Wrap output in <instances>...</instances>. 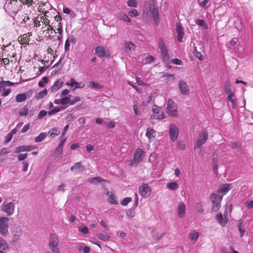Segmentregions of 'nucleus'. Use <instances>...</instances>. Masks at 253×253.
<instances>
[{
	"mask_svg": "<svg viewBox=\"0 0 253 253\" xmlns=\"http://www.w3.org/2000/svg\"><path fill=\"white\" fill-rule=\"evenodd\" d=\"M125 45L126 46V51L127 52H131L132 51L134 50L135 48V45L130 42H126L125 43Z\"/></svg>",
	"mask_w": 253,
	"mask_h": 253,
	"instance_id": "nucleus-27",
	"label": "nucleus"
},
{
	"mask_svg": "<svg viewBox=\"0 0 253 253\" xmlns=\"http://www.w3.org/2000/svg\"><path fill=\"white\" fill-rule=\"evenodd\" d=\"M196 23L200 26H202L205 29H207L208 28V26L207 24L205 23L204 21L202 19H198L196 20Z\"/></svg>",
	"mask_w": 253,
	"mask_h": 253,
	"instance_id": "nucleus-36",
	"label": "nucleus"
},
{
	"mask_svg": "<svg viewBox=\"0 0 253 253\" xmlns=\"http://www.w3.org/2000/svg\"><path fill=\"white\" fill-rule=\"evenodd\" d=\"M97 237L102 241H108L111 239V236L107 234L98 233L96 234Z\"/></svg>",
	"mask_w": 253,
	"mask_h": 253,
	"instance_id": "nucleus-26",
	"label": "nucleus"
},
{
	"mask_svg": "<svg viewBox=\"0 0 253 253\" xmlns=\"http://www.w3.org/2000/svg\"><path fill=\"white\" fill-rule=\"evenodd\" d=\"M63 84V82L61 80L56 81L50 88V91L52 92H55L59 89Z\"/></svg>",
	"mask_w": 253,
	"mask_h": 253,
	"instance_id": "nucleus-21",
	"label": "nucleus"
},
{
	"mask_svg": "<svg viewBox=\"0 0 253 253\" xmlns=\"http://www.w3.org/2000/svg\"><path fill=\"white\" fill-rule=\"evenodd\" d=\"M120 19H121L125 21H127L128 22H130V21H131V20L128 17V16L125 13H121L120 15Z\"/></svg>",
	"mask_w": 253,
	"mask_h": 253,
	"instance_id": "nucleus-46",
	"label": "nucleus"
},
{
	"mask_svg": "<svg viewBox=\"0 0 253 253\" xmlns=\"http://www.w3.org/2000/svg\"><path fill=\"white\" fill-rule=\"evenodd\" d=\"M19 114L21 116H26L28 115V109L26 107L22 108L19 112Z\"/></svg>",
	"mask_w": 253,
	"mask_h": 253,
	"instance_id": "nucleus-42",
	"label": "nucleus"
},
{
	"mask_svg": "<svg viewBox=\"0 0 253 253\" xmlns=\"http://www.w3.org/2000/svg\"><path fill=\"white\" fill-rule=\"evenodd\" d=\"M156 131L151 127L147 129L146 135L150 141H153L156 136Z\"/></svg>",
	"mask_w": 253,
	"mask_h": 253,
	"instance_id": "nucleus-24",
	"label": "nucleus"
},
{
	"mask_svg": "<svg viewBox=\"0 0 253 253\" xmlns=\"http://www.w3.org/2000/svg\"><path fill=\"white\" fill-rule=\"evenodd\" d=\"M15 211V205L11 202L7 204H3L2 205V211L5 212L7 215H12Z\"/></svg>",
	"mask_w": 253,
	"mask_h": 253,
	"instance_id": "nucleus-11",
	"label": "nucleus"
},
{
	"mask_svg": "<svg viewBox=\"0 0 253 253\" xmlns=\"http://www.w3.org/2000/svg\"><path fill=\"white\" fill-rule=\"evenodd\" d=\"M88 86L91 88L96 89L100 88L101 87V85L100 84L93 81H91L88 83Z\"/></svg>",
	"mask_w": 253,
	"mask_h": 253,
	"instance_id": "nucleus-41",
	"label": "nucleus"
},
{
	"mask_svg": "<svg viewBox=\"0 0 253 253\" xmlns=\"http://www.w3.org/2000/svg\"><path fill=\"white\" fill-rule=\"evenodd\" d=\"M199 234L198 232L194 231L189 234V237L190 241H196L198 239Z\"/></svg>",
	"mask_w": 253,
	"mask_h": 253,
	"instance_id": "nucleus-32",
	"label": "nucleus"
},
{
	"mask_svg": "<svg viewBox=\"0 0 253 253\" xmlns=\"http://www.w3.org/2000/svg\"><path fill=\"white\" fill-rule=\"evenodd\" d=\"M63 143H60L58 146L57 147L55 154L56 155H60L62 153L63 151Z\"/></svg>",
	"mask_w": 253,
	"mask_h": 253,
	"instance_id": "nucleus-40",
	"label": "nucleus"
},
{
	"mask_svg": "<svg viewBox=\"0 0 253 253\" xmlns=\"http://www.w3.org/2000/svg\"><path fill=\"white\" fill-rule=\"evenodd\" d=\"M11 232L12 237L10 243L11 245L14 246L17 244L20 240L22 231L20 226L15 225L11 228Z\"/></svg>",
	"mask_w": 253,
	"mask_h": 253,
	"instance_id": "nucleus-3",
	"label": "nucleus"
},
{
	"mask_svg": "<svg viewBox=\"0 0 253 253\" xmlns=\"http://www.w3.org/2000/svg\"><path fill=\"white\" fill-rule=\"evenodd\" d=\"M95 52L99 56L103 57V56H105V50H104L103 47H102V46H97L95 48Z\"/></svg>",
	"mask_w": 253,
	"mask_h": 253,
	"instance_id": "nucleus-31",
	"label": "nucleus"
},
{
	"mask_svg": "<svg viewBox=\"0 0 253 253\" xmlns=\"http://www.w3.org/2000/svg\"><path fill=\"white\" fill-rule=\"evenodd\" d=\"M202 143H196L194 147V149L196 151L199 155H202V151L203 149Z\"/></svg>",
	"mask_w": 253,
	"mask_h": 253,
	"instance_id": "nucleus-35",
	"label": "nucleus"
},
{
	"mask_svg": "<svg viewBox=\"0 0 253 253\" xmlns=\"http://www.w3.org/2000/svg\"><path fill=\"white\" fill-rule=\"evenodd\" d=\"M159 47L161 50V54L164 60L169 59V54L167 46L166 45L164 40L160 39L158 41Z\"/></svg>",
	"mask_w": 253,
	"mask_h": 253,
	"instance_id": "nucleus-9",
	"label": "nucleus"
},
{
	"mask_svg": "<svg viewBox=\"0 0 253 253\" xmlns=\"http://www.w3.org/2000/svg\"><path fill=\"white\" fill-rule=\"evenodd\" d=\"M21 0H9L4 5L5 11L9 14H15L20 10Z\"/></svg>",
	"mask_w": 253,
	"mask_h": 253,
	"instance_id": "nucleus-2",
	"label": "nucleus"
},
{
	"mask_svg": "<svg viewBox=\"0 0 253 253\" xmlns=\"http://www.w3.org/2000/svg\"><path fill=\"white\" fill-rule=\"evenodd\" d=\"M209 2V0H204L202 1H201L199 4L201 7L204 8H207L208 6L207 4Z\"/></svg>",
	"mask_w": 253,
	"mask_h": 253,
	"instance_id": "nucleus-52",
	"label": "nucleus"
},
{
	"mask_svg": "<svg viewBox=\"0 0 253 253\" xmlns=\"http://www.w3.org/2000/svg\"><path fill=\"white\" fill-rule=\"evenodd\" d=\"M59 241L57 236L54 234H51L49 242V247L51 251L54 253H60L59 250L57 247Z\"/></svg>",
	"mask_w": 253,
	"mask_h": 253,
	"instance_id": "nucleus-7",
	"label": "nucleus"
},
{
	"mask_svg": "<svg viewBox=\"0 0 253 253\" xmlns=\"http://www.w3.org/2000/svg\"><path fill=\"white\" fill-rule=\"evenodd\" d=\"M169 135L172 141L176 140L178 135V128L175 124H171L169 125Z\"/></svg>",
	"mask_w": 253,
	"mask_h": 253,
	"instance_id": "nucleus-13",
	"label": "nucleus"
},
{
	"mask_svg": "<svg viewBox=\"0 0 253 253\" xmlns=\"http://www.w3.org/2000/svg\"><path fill=\"white\" fill-rule=\"evenodd\" d=\"M45 136L46 134L45 133H41L35 138V141L36 142H40L44 140Z\"/></svg>",
	"mask_w": 253,
	"mask_h": 253,
	"instance_id": "nucleus-37",
	"label": "nucleus"
},
{
	"mask_svg": "<svg viewBox=\"0 0 253 253\" xmlns=\"http://www.w3.org/2000/svg\"><path fill=\"white\" fill-rule=\"evenodd\" d=\"M223 196L215 193H212L210 196V200L212 204L211 210L213 211H217L221 207V202Z\"/></svg>",
	"mask_w": 253,
	"mask_h": 253,
	"instance_id": "nucleus-4",
	"label": "nucleus"
},
{
	"mask_svg": "<svg viewBox=\"0 0 253 253\" xmlns=\"http://www.w3.org/2000/svg\"><path fill=\"white\" fill-rule=\"evenodd\" d=\"M61 104L62 105H72L71 99L68 97H64L61 99Z\"/></svg>",
	"mask_w": 253,
	"mask_h": 253,
	"instance_id": "nucleus-39",
	"label": "nucleus"
},
{
	"mask_svg": "<svg viewBox=\"0 0 253 253\" xmlns=\"http://www.w3.org/2000/svg\"><path fill=\"white\" fill-rule=\"evenodd\" d=\"M239 230L240 233L241 237H243L245 232V230L243 229V225L242 223H240L238 226Z\"/></svg>",
	"mask_w": 253,
	"mask_h": 253,
	"instance_id": "nucleus-53",
	"label": "nucleus"
},
{
	"mask_svg": "<svg viewBox=\"0 0 253 253\" xmlns=\"http://www.w3.org/2000/svg\"><path fill=\"white\" fill-rule=\"evenodd\" d=\"M8 217H2L0 218V233L3 237H6L8 234Z\"/></svg>",
	"mask_w": 253,
	"mask_h": 253,
	"instance_id": "nucleus-8",
	"label": "nucleus"
},
{
	"mask_svg": "<svg viewBox=\"0 0 253 253\" xmlns=\"http://www.w3.org/2000/svg\"><path fill=\"white\" fill-rule=\"evenodd\" d=\"M48 12L47 11H46L45 12L44 14V16L45 17V18H44L43 17H41V20L42 19L43 21H42V25L45 26V27H46L47 26H48L47 28L45 30H44L43 32H45V31H53L54 32V33H56L55 30H53V27L49 25V20L46 18L48 17V15H47V13Z\"/></svg>",
	"mask_w": 253,
	"mask_h": 253,
	"instance_id": "nucleus-17",
	"label": "nucleus"
},
{
	"mask_svg": "<svg viewBox=\"0 0 253 253\" xmlns=\"http://www.w3.org/2000/svg\"><path fill=\"white\" fill-rule=\"evenodd\" d=\"M127 4L129 7H137L138 3L136 0H128L127 1Z\"/></svg>",
	"mask_w": 253,
	"mask_h": 253,
	"instance_id": "nucleus-38",
	"label": "nucleus"
},
{
	"mask_svg": "<svg viewBox=\"0 0 253 253\" xmlns=\"http://www.w3.org/2000/svg\"><path fill=\"white\" fill-rule=\"evenodd\" d=\"M108 201L111 204H117L116 197L114 195H111L108 198Z\"/></svg>",
	"mask_w": 253,
	"mask_h": 253,
	"instance_id": "nucleus-54",
	"label": "nucleus"
},
{
	"mask_svg": "<svg viewBox=\"0 0 253 253\" xmlns=\"http://www.w3.org/2000/svg\"><path fill=\"white\" fill-rule=\"evenodd\" d=\"M153 116L155 118L162 120L164 118V114L160 107L154 106L152 108Z\"/></svg>",
	"mask_w": 253,
	"mask_h": 253,
	"instance_id": "nucleus-15",
	"label": "nucleus"
},
{
	"mask_svg": "<svg viewBox=\"0 0 253 253\" xmlns=\"http://www.w3.org/2000/svg\"><path fill=\"white\" fill-rule=\"evenodd\" d=\"M186 206L183 203H180L177 206V212L179 218H183L185 216Z\"/></svg>",
	"mask_w": 253,
	"mask_h": 253,
	"instance_id": "nucleus-18",
	"label": "nucleus"
},
{
	"mask_svg": "<svg viewBox=\"0 0 253 253\" xmlns=\"http://www.w3.org/2000/svg\"><path fill=\"white\" fill-rule=\"evenodd\" d=\"M166 112L170 116L175 117L178 115L177 104L171 99H169L167 101Z\"/></svg>",
	"mask_w": 253,
	"mask_h": 253,
	"instance_id": "nucleus-6",
	"label": "nucleus"
},
{
	"mask_svg": "<svg viewBox=\"0 0 253 253\" xmlns=\"http://www.w3.org/2000/svg\"><path fill=\"white\" fill-rule=\"evenodd\" d=\"M23 4H26L28 6H31L33 3H34V0H21Z\"/></svg>",
	"mask_w": 253,
	"mask_h": 253,
	"instance_id": "nucleus-55",
	"label": "nucleus"
},
{
	"mask_svg": "<svg viewBox=\"0 0 253 253\" xmlns=\"http://www.w3.org/2000/svg\"><path fill=\"white\" fill-rule=\"evenodd\" d=\"M139 192L145 198L149 197L151 194V188L147 184H143L139 187Z\"/></svg>",
	"mask_w": 253,
	"mask_h": 253,
	"instance_id": "nucleus-10",
	"label": "nucleus"
},
{
	"mask_svg": "<svg viewBox=\"0 0 253 253\" xmlns=\"http://www.w3.org/2000/svg\"><path fill=\"white\" fill-rule=\"evenodd\" d=\"M171 63L174 64L178 65H180L182 64V61L177 58L172 59L171 60Z\"/></svg>",
	"mask_w": 253,
	"mask_h": 253,
	"instance_id": "nucleus-62",
	"label": "nucleus"
},
{
	"mask_svg": "<svg viewBox=\"0 0 253 253\" xmlns=\"http://www.w3.org/2000/svg\"><path fill=\"white\" fill-rule=\"evenodd\" d=\"M177 39L179 42H182L184 32L182 26L179 23L176 24Z\"/></svg>",
	"mask_w": 253,
	"mask_h": 253,
	"instance_id": "nucleus-19",
	"label": "nucleus"
},
{
	"mask_svg": "<svg viewBox=\"0 0 253 253\" xmlns=\"http://www.w3.org/2000/svg\"><path fill=\"white\" fill-rule=\"evenodd\" d=\"M246 206L250 209L253 208V201H247L246 203Z\"/></svg>",
	"mask_w": 253,
	"mask_h": 253,
	"instance_id": "nucleus-64",
	"label": "nucleus"
},
{
	"mask_svg": "<svg viewBox=\"0 0 253 253\" xmlns=\"http://www.w3.org/2000/svg\"><path fill=\"white\" fill-rule=\"evenodd\" d=\"M131 201V198L129 197L125 198L122 202L121 204L123 206H126L130 201Z\"/></svg>",
	"mask_w": 253,
	"mask_h": 253,
	"instance_id": "nucleus-50",
	"label": "nucleus"
},
{
	"mask_svg": "<svg viewBox=\"0 0 253 253\" xmlns=\"http://www.w3.org/2000/svg\"><path fill=\"white\" fill-rule=\"evenodd\" d=\"M47 114V112L45 110H42L38 114V118L42 119Z\"/></svg>",
	"mask_w": 253,
	"mask_h": 253,
	"instance_id": "nucleus-57",
	"label": "nucleus"
},
{
	"mask_svg": "<svg viewBox=\"0 0 253 253\" xmlns=\"http://www.w3.org/2000/svg\"><path fill=\"white\" fill-rule=\"evenodd\" d=\"M178 89L180 93L184 95H187L190 93V89L187 83L183 80H180L178 84Z\"/></svg>",
	"mask_w": 253,
	"mask_h": 253,
	"instance_id": "nucleus-12",
	"label": "nucleus"
},
{
	"mask_svg": "<svg viewBox=\"0 0 253 253\" xmlns=\"http://www.w3.org/2000/svg\"><path fill=\"white\" fill-rule=\"evenodd\" d=\"M144 157V154L143 150L141 148H137L134 154L133 159L130 161L129 166H136L143 161Z\"/></svg>",
	"mask_w": 253,
	"mask_h": 253,
	"instance_id": "nucleus-5",
	"label": "nucleus"
},
{
	"mask_svg": "<svg viewBox=\"0 0 253 253\" xmlns=\"http://www.w3.org/2000/svg\"><path fill=\"white\" fill-rule=\"evenodd\" d=\"M27 99V96L25 93L18 94L16 96V100L17 102H21Z\"/></svg>",
	"mask_w": 253,
	"mask_h": 253,
	"instance_id": "nucleus-33",
	"label": "nucleus"
},
{
	"mask_svg": "<svg viewBox=\"0 0 253 253\" xmlns=\"http://www.w3.org/2000/svg\"><path fill=\"white\" fill-rule=\"evenodd\" d=\"M142 16L145 19L152 18L156 25L159 24V11L154 0H147L144 1L142 8Z\"/></svg>",
	"mask_w": 253,
	"mask_h": 253,
	"instance_id": "nucleus-1",
	"label": "nucleus"
},
{
	"mask_svg": "<svg viewBox=\"0 0 253 253\" xmlns=\"http://www.w3.org/2000/svg\"><path fill=\"white\" fill-rule=\"evenodd\" d=\"M237 41L238 40L237 38L233 39L229 43L230 48L234 46L236 44Z\"/></svg>",
	"mask_w": 253,
	"mask_h": 253,
	"instance_id": "nucleus-61",
	"label": "nucleus"
},
{
	"mask_svg": "<svg viewBox=\"0 0 253 253\" xmlns=\"http://www.w3.org/2000/svg\"><path fill=\"white\" fill-rule=\"evenodd\" d=\"M60 133V129L59 128L55 127L51 129L48 134L52 137L58 135Z\"/></svg>",
	"mask_w": 253,
	"mask_h": 253,
	"instance_id": "nucleus-29",
	"label": "nucleus"
},
{
	"mask_svg": "<svg viewBox=\"0 0 253 253\" xmlns=\"http://www.w3.org/2000/svg\"><path fill=\"white\" fill-rule=\"evenodd\" d=\"M232 188V185L231 184L227 183L225 184L222 185L219 190L218 191V193H220L221 195L223 196L226 194L231 188Z\"/></svg>",
	"mask_w": 253,
	"mask_h": 253,
	"instance_id": "nucleus-20",
	"label": "nucleus"
},
{
	"mask_svg": "<svg viewBox=\"0 0 253 253\" xmlns=\"http://www.w3.org/2000/svg\"><path fill=\"white\" fill-rule=\"evenodd\" d=\"M47 82L48 78L46 77H44L42 78V81H40L38 84L41 87H43L44 86V84H46Z\"/></svg>",
	"mask_w": 253,
	"mask_h": 253,
	"instance_id": "nucleus-47",
	"label": "nucleus"
},
{
	"mask_svg": "<svg viewBox=\"0 0 253 253\" xmlns=\"http://www.w3.org/2000/svg\"><path fill=\"white\" fill-rule=\"evenodd\" d=\"M27 157V154H21L18 156V159L19 161H22L25 159Z\"/></svg>",
	"mask_w": 253,
	"mask_h": 253,
	"instance_id": "nucleus-58",
	"label": "nucleus"
},
{
	"mask_svg": "<svg viewBox=\"0 0 253 253\" xmlns=\"http://www.w3.org/2000/svg\"><path fill=\"white\" fill-rule=\"evenodd\" d=\"M28 36L27 35H24L22 37H20L19 38L20 40L19 41L21 42V44H23L26 43V42L27 41V38Z\"/></svg>",
	"mask_w": 253,
	"mask_h": 253,
	"instance_id": "nucleus-51",
	"label": "nucleus"
},
{
	"mask_svg": "<svg viewBox=\"0 0 253 253\" xmlns=\"http://www.w3.org/2000/svg\"><path fill=\"white\" fill-rule=\"evenodd\" d=\"M60 110L58 108H54L51 111H49L48 114L49 116H51L53 114H55L56 113L58 112Z\"/></svg>",
	"mask_w": 253,
	"mask_h": 253,
	"instance_id": "nucleus-60",
	"label": "nucleus"
},
{
	"mask_svg": "<svg viewBox=\"0 0 253 253\" xmlns=\"http://www.w3.org/2000/svg\"><path fill=\"white\" fill-rule=\"evenodd\" d=\"M71 170L76 172H82L84 170V167L81 163L77 162L71 167Z\"/></svg>",
	"mask_w": 253,
	"mask_h": 253,
	"instance_id": "nucleus-22",
	"label": "nucleus"
},
{
	"mask_svg": "<svg viewBox=\"0 0 253 253\" xmlns=\"http://www.w3.org/2000/svg\"><path fill=\"white\" fill-rule=\"evenodd\" d=\"M167 187L170 190H175L178 188V184L176 182L173 181L167 183Z\"/></svg>",
	"mask_w": 253,
	"mask_h": 253,
	"instance_id": "nucleus-34",
	"label": "nucleus"
},
{
	"mask_svg": "<svg viewBox=\"0 0 253 253\" xmlns=\"http://www.w3.org/2000/svg\"><path fill=\"white\" fill-rule=\"evenodd\" d=\"M208 139V133L205 131L200 133L196 142H205Z\"/></svg>",
	"mask_w": 253,
	"mask_h": 253,
	"instance_id": "nucleus-25",
	"label": "nucleus"
},
{
	"mask_svg": "<svg viewBox=\"0 0 253 253\" xmlns=\"http://www.w3.org/2000/svg\"><path fill=\"white\" fill-rule=\"evenodd\" d=\"M10 247L5 240L0 238V253H7L9 251Z\"/></svg>",
	"mask_w": 253,
	"mask_h": 253,
	"instance_id": "nucleus-16",
	"label": "nucleus"
},
{
	"mask_svg": "<svg viewBox=\"0 0 253 253\" xmlns=\"http://www.w3.org/2000/svg\"><path fill=\"white\" fill-rule=\"evenodd\" d=\"M70 45V42L69 39H67L65 43V50L66 51H68L69 49V47Z\"/></svg>",
	"mask_w": 253,
	"mask_h": 253,
	"instance_id": "nucleus-63",
	"label": "nucleus"
},
{
	"mask_svg": "<svg viewBox=\"0 0 253 253\" xmlns=\"http://www.w3.org/2000/svg\"><path fill=\"white\" fill-rule=\"evenodd\" d=\"M227 101L230 102L231 104H229V106L231 107L232 109H235L236 107V102L234 99L233 98H231V99H227Z\"/></svg>",
	"mask_w": 253,
	"mask_h": 253,
	"instance_id": "nucleus-45",
	"label": "nucleus"
},
{
	"mask_svg": "<svg viewBox=\"0 0 253 253\" xmlns=\"http://www.w3.org/2000/svg\"><path fill=\"white\" fill-rule=\"evenodd\" d=\"M79 230L83 234H86L88 232V228L82 225L79 227Z\"/></svg>",
	"mask_w": 253,
	"mask_h": 253,
	"instance_id": "nucleus-48",
	"label": "nucleus"
},
{
	"mask_svg": "<svg viewBox=\"0 0 253 253\" xmlns=\"http://www.w3.org/2000/svg\"><path fill=\"white\" fill-rule=\"evenodd\" d=\"M66 84L68 86H71V87L73 88V90L77 88H84L85 86V84L84 83L82 82L78 83L73 78H71L69 82L66 83Z\"/></svg>",
	"mask_w": 253,
	"mask_h": 253,
	"instance_id": "nucleus-14",
	"label": "nucleus"
},
{
	"mask_svg": "<svg viewBox=\"0 0 253 253\" xmlns=\"http://www.w3.org/2000/svg\"><path fill=\"white\" fill-rule=\"evenodd\" d=\"M47 90L45 88L43 90H42V91L36 94L35 98L37 100H40V99H41L42 98H43L44 96H45L47 95Z\"/></svg>",
	"mask_w": 253,
	"mask_h": 253,
	"instance_id": "nucleus-30",
	"label": "nucleus"
},
{
	"mask_svg": "<svg viewBox=\"0 0 253 253\" xmlns=\"http://www.w3.org/2000/svg\"><path fill=\"white\" fill-rule=\"evenodd\" d=\"M164 235V233H157L155 236L154 237V238L156 239V240H159L161 238H162Z\"/></svg>",
	"mask_w": 253,
	"mask_h": 253,
	"instance_id": "nucleus-59",
	"label": "nucleus"
},
{
	"mask_svg": "<svg viewBox=\"0 0 253 253\" xmlns=\"http://www.w3.org/2000/svg\"><path fill=\"white\" fill-rule=\"evenodd\" d=\"M216 218L217 220L218 223L222 226H225L228 221V218L226 217L223 218L222 214L221 213H219L217 214Z\"/></svg>",
	"mask_w": 253,
	"mask_h": 253,
	"instance_id": "nucleus-23",
	"label": "nucleus"
},
{
	"mask_svg": "<svg viewBox=\"0 0 253 253\" xmlns=\"http://www.w3.org/2000/svg\"><path fill=\"white\" fill-rule=\"evenodd\" d=\"M139 13L138 11L136 9H133L130 10L128 12V15L130 17H137L139 15Z\"/></svg>",
	"mask_w": 253,
	"mask_h": 253,
	"instance_id": "nucleus-44",
	"label": "nucleus"
},
{
	"mask_svg": "<svg viewBox=\"0 0 253 253\" xmlns=\"http://www.w3.org/2000/svg\"><path fill=\"white\" fill-rule=\"evenodd\" d=\"M193 53L194 56L199 59L200 61H202L203 60V55L202 53L200 52H199L197 49H195L193 51Z\"/></svg>",
	"mask_w": 253,
	"mask_h": 253,
	"instance_id": "nucleus-43",
	"label": "nucleus"
},
{
	"mask_svg": "<svg viewBox=\"0 0 253 253\" xmlns=\"http://www.w3.org/2000/svg\"><path fill=\"white\" fill-rule=\"evenodd\" d=\"M26 146L23 145L18 147L16 150V152L20 153L21 152L26 151Z\"/></svg>",
	"mask_w": 253,
	"mask_h": 253,
	"instance_id": "nucleus-56",
	"label": "nucleus"
},
{
	"mask_svg": "<svg viewBox=\"0 0 253 253\" xmlns=\"http://www.w3.org/2000/svg\"><path fill=\"white\" fill-rule=\"evenodd\" d=\"M224 89H225V92L226 93L232 91L230 85V83L228 81H226L225 83Z\"/></svg>",
	"mask_w": 253,
	"mask_h": 253,
	"instance_id": "nucleus-49",
	"label": "nucleus"
},
{
	"mask_svg": "<svg viewBox=\"0 0 253 253\" xmlns=\"http://www.w3.org/2000/svg\"><path fill=\"white\" fill-rule=\"evenodd\" d=\"M104 180L99 177H90L88 179V182L92 184H96Z\"/></svg>",
	"mask_w": 253,
	"mask_h": 253,
	"instance_id": "nucleus-28",
	"label": "nucleus"
}]
</instances>
